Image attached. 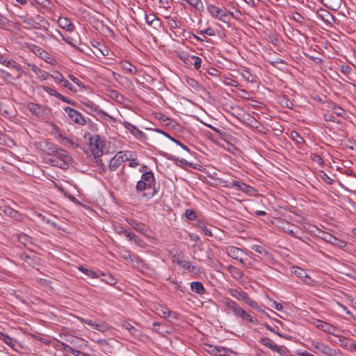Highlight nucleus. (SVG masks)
Segmentation results:
<instances>
[{
    "instance_id": "5",
    "label": "nucleus",
    "mask_w": 356,
    "mask_h": 356,
    "mask_svg": "<svg viewBox=\"0 0 356 356\" xmlns=\"http://www.w3.org/2000/svg\"><path fill=\"white\" fill-rule=\"evenodd\" d=\"M131 152H118L110 161L109 169L115 171L124 161L129 160Z\"/></svg>"
},
{
    "instance_id": "7",
    "label": "nucleus",
    "mask_w": 356,
    "mask_h": 356,
    "mask_svg": "<svg viewBox=\"0 0 356 356\" xmlns=\"http://www.w3.org/2000/svg\"><path fill=\"white\" fill-rule=\"evenodd\" d=\"M259 342L264 346L268 348L272 351L277 353L280 355H284L288 352L287 348L284 346H279L268 337H264L259 340Z\"/></svg>"
},
{
    "instance_id": "49",
    "label": "nucleus",
    "mask_w": 356,
    "mask_h": 356,
    "mask_svg": "<svg viewBox=\"0 0 356 356\" xmlns=\"http://www.w3.org/2000/svg\"><path fill=\"white\" fill-rule=\"evenodd\" d=\"M18 240L19 241L22 243L24 245H28L29 243H30V238L29 237L24 234H20L18 235Z\"/></svg>"
},
{
    "instance_id": "46",
    "label": "nucleus",
    "mask_w": 356,
    "mask_h": 356,
    "mask_svg": "<svg viewBox=\"0 0 356 356\" xmlns=\"http://www.w3.org/2000/svg\"><path fill=\"white\" fill-rule=\"evenodd\" d=\"M41 88L44 91L46 92L47 93H48L49 95H51V96H54L56 97H57V95H58L59 92H58L57 91H56L54 89L49 87V86H41Z\"/></svg>"
},
{
    "instance_id": "62",
    "label": "nucleus",
    "mask_w": 356,
    "mask_h": 356,
    "mask_svg": "<svg viewBox=\"0 0 356 356\" xmlns=\"http://www.w3.org/2000/svg\"><path fill=\"white\" fill-rule=\"evenodd\" d=\"M57 98H58L60 100H61L63 102H66L68 104H72V101L69 99L67 97L63 96V95L58 93L57 95Z\"/></svg>"
},
{
    "instance_id": "51",
    "label": "nucleus",
    "mask_w": 356,
    "mask_h": 356,
    "mask_svg": "<svg viewBox=\"0 0 356 356\" xmlns=\"http://www.w3.org/2000/svg\"><path fill=\"white\" fill-rule=\"evenodd\" d=\"M191 59L193 60V63H192L194 67L196 70H198L201 67L202 63V59L197 56H191Z\"/></svg>"
},
{
    "instance_id": "53",
    "label": "nucleus",
    "mask_w": 356,
    "mask_h": 356,
    "mask_svg": "<svg viewBox=\"0 0 356 356\" xmlns=\"http://www.w3.org/2000/svg\"><path fill=\"white\" fill-rule=\"evenodd\" d=\"M353 71L352 67L349 65H341L340 72L346 76H348Z\"/></svg>"
},
{
    "instance_id": "43",
    "label": "nucleus",
    "mask_w": 356,
    "mask_h": 356,
    "mask_svg": "<svg viewBox=\"0 0 356 356\" xmlns=\"http://www.w3.org/2000/svg\"><path fill=\"white\" fill-rule=\"evenodd\" d=\"M184 259L185 257L181 253H178L172 256V262L177 264L179 266H180Z\"/></svg>"
},
{
    "instance_id": "2",
    "label": "nucleus",
    "mask_w": 356,
    "mask_h": 356,
    "mask_svg": "<svg viewBox=\"0 0 356 356\" xmlns=\"http://www.w3.org/2000/svg\"><path fill=\"white\" fill-rule=\"evenodd\" d=\"M83 137L92 155L95 158L100 157L106 149V140L98 134L89 132L85 133Z\"/></svg>"
},
{
    "instance_id": "15",
    "label": "nucleus",
    "mask_w": 356,
    "mask_h": 356,
    "mask_svg": "<svg viewBox=\"0 0 356 356\" xmlns=\"http://www.w3.org/2000/svg\"><path fill=\"white\" fill-rule=\"evenodd\" d=\"M51 76L56 83L60 84L62 86L69 89L70 90H74L72 85L66 79H65L59 72H55L54 74H51Z\"/></svg>"
},
{
    "instance_id": "31",
    "label": "nucleus",
    "mask_w": 356,
    "mask_h": 356,
    "mask_svg": "<svg viewBox=\"0 0 356 356\" xmlns=\"http://www.w3.org/2000/svg\"><path fill=\"white\" fill-rule=\"evenodd\" d=\"M31 70L38 76V77L39 79H40L41 80H46L48 76H49V74L47 72L41 70L40 68H39L38 67H37L36 65H33L31 66Z\"/></svg>"
},
{
    "instance_id": "29",
    "label": "nucleus",
    "mask_w": 356,
    "mask_h": 356,
    "mask_svg": "<svg viewBox=\"0 0 356 356\" xmlns=\"http://www.w3.org/2000/svg\"><path fill=\"white\" fill-rule=\"evenodd\" d=\"M324 5L330 10H337L341 5V0H323Z\"/></svg>"
},
{
    "instance_id": "54",
    "label": "nucleus",
    "mask_w": 356,
    "mask_h": 356,
    "mask_svg": "<svg viewBox=\"0 0 356 356\" xmlns=\"http://www.w3.org/2000/svg\"><path fill=\"white\" fill-rule=\"evenodd\" d=\"M93 329L104 332L106 330H108V327H107L106 325H105L104 323H95Z\"/></svg>"
},
{
    "instance_id": "30",
    "label": "nucleus",
    "mask_w": 356,
    "mask_h": 356,
    "mask_svg": "<svg viewBox=\"0 0 356 356\" xmlns=\"http://www.w3.org/2000/svg\"><path fill=\"white\" fill-rule=\"evenodd\" d=\"M231 108L233 110V112L231 113V114L240 122H243V116L248 115V113H245L244 111L239 106H232Z\"/></svg>"
},
{
    "instance_id": "6",
    "label": "nucleus",
    "mask_w": 356,
    "mask_h": 356,
    "mask_svg": "<svg viewBox=\"0 0 356 356\" xmlns=\"http://www.w3.org/2000/svg\"><path fill=\"white\" fill-rule=\"evenodd\" d=\"M207 10L209 15L214 19H216L223 23H227L228 14L225 13L221 8L213 4H207Z\"/></svg>"
},
{
    "instance_id": "1",
    "label": "nucleus",
    "mask_w": 356,
    "mask_h": 356,
    "mask_svg": "<svg viewBox=\"0 0 356 356\" xmlns=\"http://www.w3.org/2000/svg\"><path fill=\"white\" fill-rule=\"evenodd\" d=\"M159 184H156V179L152 170L142 174L136 186L138 193L143 192L142 196L146 200L152 198L159 191Z\"/></svg>"
},
{
    "instance_id": "28",
    "label": "nucleus",
    "mask_w": 356,
    "mask_h": 356,
    "mask_svg": "<svg viewBox=\"0 0 356 356\" xmlns=\"http://www.w3.org/2000/svg\"><path fill=\"white\" fill-rule=\"evenodd\" d=\"M291 273L300 277L302 280H305V278L309 277L307 272L304 269L298 266H292L291 268Z\"/></svg>"
},
{
    "instance_id": "36",
    "label": "nucleus",
    "mask_w": 356,
    "mask_h": 356,
    "mask_svg": "<svg viewBox=\"0 0 356 356\" xmlns=\"http://www.w3.org/2000/svg\"><path fill=\"white\" fill-rule=\"evenodd\" d=\"M316 326L323 331L330 332L332 327L331 325L321 320H317Z\"/></svg>"
},
{
    "instance_id": "45",
    "label": "nucleus",
    "mask_w": 356,
    "mask_h": 356,
    "mask_svg": "<svg viewBox=\"0 0 356 356\" xmlns=\"http://www.w3.org/2000/svg\"><path fill=\"white\" fill-rule=\"evenodd\" d=\"M185 216L189 220H194L196 218L195 210L188 209L185 211Z\"/></svg>"
},
{
    "instance_id": "48",
    "label": "nucleus",
    "mask_w": 356,
    "mask_h": 356,
    "mask_svg": "<svg viewBox=\"0 0 356 356\" xmlns=\"http://www.w3.org/2000/svg\"><path fill=\"white\" fill-rule=\"evenodd\" d=\"M120 233L123 234L129 241H136V236L133 232H129L127 230L122 229Z\"/></svg>"
},
{
    "instance_id": "34",
    "label": "nucleus",
    "mask_w": 356,
    "mask_h": 356,
    "mask_svg": "<svg viewBox=\"0 0 356 356\" xmlns=\"http://www.w3.org/2000/svg\"><path fill=\"white\" fill-rule=\"evenodd\" d=\"M146 23L149 26L159 25V19L154 14H145Z\"/></svg>"
},
{
    "instance_id": "57",
    "label": "nucleus",
    "mask_w": 356,
    "mask_h": 356,
    "mask_svg": "<svg viewBox=\"0 0 356 356\" xmlns=\"http://www.w3.org/2000/svg\"><path fill=\"white\" fill-rule=\"evenodd\" d=\"M199 33L201 35H207L209 36H213L215 35V31L211 28H207V29L200 31Z\"/></svg>"
},
{
    "instance_id": "16",
    "label": "nucleus",
    "mask_w": 356,
    "mask_h": 356,
    "mask_svg": "<svg viewBox=\"0 0 356 356\" xmlns=\"http://www.w3.org/2000/svg\"><path fill=\"white\" fill-rule=\"evenodd\" d=\"M20 19L22 22L26 25V26H24V28L26 29H40V24L36 20H35L33 17L28 15L20 16Z\"/></svg>"
},
{
    "instance_id": "8",
    "label": "nucleus",
    "mask_w": 356,
    "mask_h": 356,
    "mask_svg": "<svg viewBox=\"0 0 356 356\" xmlns=\"http://www.w3.org/2000/svg\"><path fill=\"white\" fill-rule=\"evenodd\" d=\"M231 295L239 300L243 301L251 307L259 311V307L256 301L251 300L244 291H230Z\"/></svg>"
},
{
    "instance_id": "47",
    "label": "nucleus",
    "mask_w": 356,
    "mask_h": 356,
    "mask_svg": "<svg viewBox=\"0 0 356 356\" xmlns=\"http://www.w3.org/2000/svg\"><path fill=\"white\" fill-rule=\"evenodd\" d=\"M47 146H49L47 149L48 154L51 156H53L56 153V152L60 150V149L54 144L49 143L47 145Z\"/></svg>"
},
{
    "instance_id": "26",
    "label": "nucleus",
    "mask_w": 356,
    "mask_h": 356,
    "mask_svg": "<svg viewBox=\"0 0 356 356\" xmlns=\"http://www.w3.org/2000/svg\"><path fill=\"white\" fill-rule=\"evenodd\" d=\"M122 327L127 330L131 334H132L135 338L140 339L142 336V332L138 330L136 327L133 326L128 322H124L122 325Z\"/></svg>"
},
{
    "instance_id": "9",
    "label": "nucleus",
    "mask_w": 356,
    "mask_h": 356,
    "mask_svg": "<svg viewBox=\"0 0 356 356\" xmlns=\"http://www.w3.org/2000/svg\"><path fill=\"white\" fill-rule=\"evenodd\" d=\"M64 111L67 115L68 118L74 123L79 125H84L86 120L82 114L78 112L76 109L67 106L64 108Z\"/></svg>"
},
{
    "instance_id": "17",
    "label": "nucleus",
    "mask_w": 356,
    "mask_h": 356,
    "mask_svg": "<svg viewBox=\"0 0 356 356\" xmlns=\"http://www.w3.org/2000/svg\"><path fill=\"white\" fill-rule=\"evenodd\" d=\"M205 262L217 271H220L222 268L220 262L213 257V253L210 251L207 252V260H205Z\"/></svg>"
},
{
    "instance_id": "11",
    "label": "nucleus",
    "mask_w": 356,
    "mask_h": 356,
    "mask_svg": "<svg viewBox=\"0 0 356 356\" xmlns=\"http://www.w3.org/2000/svg\"><path fill=\"white\" fill-rule=\"evenodd\" d=\"M124 127L133 134L137 139L140 140H145L147 139L146 134L142 131L139 130L135 125L131 123L124 121L122 123Z\"/></svg>"
},
{
    "instance_id": "18",
    "label": "nucleus",
    "mask_w": 356,
    "mask_h": 356,
    "mask_svg": "<svg viewBox=\"0 0 356 356\" xmlns=\"http://www.w3.org/2000/svg\"><path fill=\"white\" fill-rule=\"evenodd\" d=\"M127 222L133 229H134L136 231L140 233L145 234L148 231L147 227L145 224L136 220L127 219Z\"/></svg>"
},
{
    "instance_id": "59",
    "label": "nucleus",
    "mask_w": 356,
    "mask_h": 356,
    "mask_svg": "<svg viewBox=\"0 0 356 356\" xmlns=\"http://www.w3.org/2000/svg\"><path fill=\"white\" fill-rule=\"evenodd\" d=\"M201 224H202V227H201L202 232L207 236H212L213 234L211 232V230L207 226H205L203 222H201Z\"/></svg>"
},
{
    "instance_id": "44",
    "label": "nucleus",
    "mask_w": 356,
    "mask_h": 356,
    "mask_svg": "<svg viewBox=\"0 0 356 356\" xmlns=\"http://www.w3.org/2000/svg\"><path fill=\"white\" fill-rule=\"evenodd\" d=\"M251 248L261 255L268 254V252L259 245H254L251 247Z\"/></svg>"
},
{
    "instance_id": "19",
    "label": "nucleus",
    "mask_w": 356,
    "mask_h": 356,
    "mask_svg": "<svg viewBox=\"0 0 356 356\" xmlns=\"http://www.w3.org/2000/svg\"><path fill=\"white\" fill-rule=\"evenodd\" d=\"M182 270L191 273L193 275H199L201 273L200 268L193 265L189 261L184 259L179 266Z\"/></svg>"
},
{
    "instance_id": "40",
    "label": "nucleus",
    "mask_w": 356,
    "mask_h": 356,
    "mask_svg": "<svg viewBox=\"0 0 356 356\" xmlns=\"http://www.w3.org/2000/svg\"><path fill=\"white\" fill-rule=\"evenodd\" d=\"M280 104L282 106H284L287 108L291 109L293 106V102L290 100L287 96H284L280 99Z\"/></svg>"
},
{
    "instance_id": "63",
    "label": "nucleus",
    "mask_w": 356,
    "mask_h": 356,
    "mask_svg": "<svg viewBox=\"0 0 356 356\" xmlns=\"http://www.w3.org/2000/svg\"><path fill=\"white\" fill-rule=\"evenodd\" d=\"M78 319L81 322L86 323L88 325H90L93 328L95 323L92 320H87V319H85V318H81V317H79Z\"/></svg>"
},
{
    "instance_id": "10",
    "label": "nucleus",
    "mask_w": 356,
    "mask_h": 356,
    "mask_svg": "<svg viewBox=\"0 0 356 356\" xmlns=\"http://www.w3.org/2000/svg\"><path fill=\"white\" fill-rule=\"evenodd\" d=\"M318 236L321 239L324 240L325 241L330 243L331 244L339 246V247H344L345 243L335 236H332L330 233H327L323 230H318Z\"/></svg>"
},
{
    "instance_id": "61",
    "label": "nucleus",
    "mask_w": 356,
    "mask_h": 356,
    "mask_svg": "<svg viewBox=\"0 0 356 356\" xmlns=\"http://www.w3.org/2000/svg\"><path fill=\"white\" fill-rule=\"evenodd\" d=\"M321 351L326 355H331V348L327 346H325V345H323L322 344L321 345Z\"/></svg>"
},
{
    "instance_id": "42",
    "label": "nucleus",
    "mask_w": 356,
    "mask_h": 356,
    "mask_svg": "<svg viewBox=\"0 0 356 356\" xmlns=\"http://www.w3.org/2000/svg\"><path fill=\"white\" fill-rule=\"evenodd\" d=\"M238 318H241L243 321H245L248 323H252L253 318L250 314L247 313L243 309L241 311L240 314L238 316Z\"/></svg>"
},
{
    "instance_id": "12",
    "label": "nucleus",
    "mask_w": 356,
    "mask_h": 356,
    "mask_svg": "<svg viewBox=\"0 0 356 356\" xmlns=\"http://www.w3.org/2000/svg\"><path fill=\"white\" fill-rule=\"evenodd\" d=\"M156 314L164 318H169L170 321L176 320L178 318L177 312L169 309L168 307L160 305L157 307Z\"/></svg>"
},
{
    "instance_id": "35",
    "label": "nucleus",
    "mask_w": 356,
    "mask_h": 356,
    "mask_svg": "<svg viewBox=\"0 0 356 356\" xmlns=\"http://www.w3.org/2000/svg\"><path fill=\"white\" fill-rule=\"evenodd\" d=\"M0 339H1L5 343H6L8 346L13 348L16 340H15L13 338L10 337L7 334H5L3 332H0Z\"/></svg>"
},
{
    "instance_id": "58",
    "label": "nucleus",
    "mask_w": 356,
    "mask_h": 356,
    "mask_svg": "<svg viewBox=\"0 0 356 356\" xmlns=\"http://www.w3.org/2000/svg\"><path fill=\"white\" fill-rule=\"evenodd\" d=\"M270 305L275 308V309L278 310V311H281L282 309V305L281 303L280 302H277V301L275 300H273L272 299H270Z\"/></svg>"
},
{
    "instance_id": "14",
    "label": "nucleus",
    "mask_w": 356,
    "mask_h": 356,
    "mask_svg": "<svg viewBox=\"0 0 356 356\" xmlns=\"http://www.w3.org/2000/svg\"><path fill=\"white\" fill-rule=\"evenodd\" d=\"M28 110L34 115L42 118L44 115L45 108L41 104L30 102L27 104Z\"/></svg>"
},
{
    "instance_id": "22",
    "label": "nucleus",
    "mask_w": 356,
    "mask_h": 356,
    "mask_svg": "<svg viewBox=\"0 0 356 356\" xmlns=\"http://www.w3.org/2000/svg\"><path fill=\"white\" fill-rule=\"evenodd\" d=\"M3 211L6 216L17 221H22L23 220L22 214L10 207H5Z\"/></svg>"
},
{
    "instance_id": "38",
    "label": "nucleus",
    "mask_w": 356,
    "mask_h": 356,
    "mask_svg": "<svg viewBox=\"0 0 356 356\" xmlns=\"http://www.w3.org/2000/svg\"><path fill=\"white\" fill-rule=\"evenodd\" d=\"M186 81L188 86L191 87L192 88L196 90H199L200 88H201L199 82L193 78L186 77Z\"/></svg>"
},
{
    "instance_id": "37",
    "label": "nucleus",
    "mask_w": 356,
    "mask_h": 356,
    "mask_svg": "<svg viewBox=\"0 0 356 356\" xmlns=\"http://www.w3.org/2000/svg\"><path fill=\"white\" fill-rule=\"evenodd\" d=\"M330 108L332 111L337 115L338 116H343L346 114V111L339 105L335 103H332L330 106Z\"/></svg>"
},
{
    "instance_id": "56",
    "label": "nucleus",
    "mask_w": 356,
    "mask_h": 356,
    "mask_svg": "<svg viewBox=\"0 0 356 356\" xmlns=\"http://www.w3.org/2000/svg\"><path fill=\"white\" fill-rule=\"evenodd\" d=\"M189 284L191 289H204L202 283L200 282H192Z\"/></svg>"
},
{
    "instance_id": "64",
    "label": "nucleus",
    "mask_w": 356,
    "mask_h": 356,
    "mask_svg": "<svg viewBox=\"0 0 356 356\" xmlns=\"http://www.w3.org/2000/svg\"><path fill=\"white\" fill-rule=\"evenodd\" d=\"M129 166L130 168H136L139 165V163L136 159H129Z\"/></svg>"
},
{
    "instance_id": "32",
    "label": "nucleus",
    "mask_w": 356,
    "mask_h": 356,
    "mask_svg": "<svg viewBox=\"0 0 356 356\" xmlns=\"http://www.w3.org/2000/svg\"><path fill=\"white\" fill-rule=\"evenodd\" d=\"M240 74L246 81L250 83L256 82V76L250 73L248 69L243 70Z\"/></svg>"
},
{
    "instance_id": "55",
    "label": "nucleus",
    "mask_w": 356,
    "mask_h": 356,
    "mask_svg": "<svg viewBox=\"0 0 356 356\" xmlns=\"http://www.w3.org/2000/svg\"><path fill=\"white\" fill-rule=\"evenodd\" d=\"M291 138L297 143H301L303 142V138L296 131L291 133Z\"/></svg>"
},
{
    "instance_id": "24",
    "label": "nucleus",
    "mask_w": 356,
    "mask_h": 356,
    "mask_svg": "<svg viewBox=\"0 0 356 356\" xmlns=\"http://www.w3.org/2000/svg\"><path fill=\"white\" fill-rule=\"evenodd\" d=\"M186 3L196 11L202 13L204 11V4L202 0H181V3Z\"/></svg>"
},
{
    "instance_id": "25",
    "label": "nucleus",
    "mask_w": 356,
    "mask_h": 356,
    "mask_svg": "<svg viewBox=\"0 0 356 356\" xmlns=\"http://www.w3.org/2000/svg\"><path fill=\"white\" fill-rule=\"evenodd\" d=\"M83 104H84V106L86 108H90L91 111H93V112L99 114L102 117H108V118H111V116L108 114H107L106 112L102 111L99 107V106L96 105L95 104H94L92 102H88L84 103Z\"/></svg>"
},
{
    "instance_id": "60",
    "label": "nucleus",
    "mask_w": 356,
    "mask_h": 356,
    "mask_svg": "<svg viewBox=\"0 0 356 356\" xmlns=\"http://www.w3.org/2000/svg\"><path fill=\"white\" fill-rule=\"evenodd\" d=\"M168 26L170 29H175L179 28L178 23L175 19H172L168 22Z\"/></svg>"
},
{
    "instance_id": "50",
    "label": "nucleus",
    "mask_w": 356,
    "mask_h": 356,
    "mask_svg": "<svg viewBox=\"0 0 356 356\" xmlns=\"http://www.w3.org/2000/svg\"><path fill=\"white\" fill-rule=\"evenodd\" d=\"M68 78L72 80L75 84H76L81 89H84L85 86L83 83L76 77L72 74H69Z\"/></svg>"
},
{
    "instance_id": "41",
    "label": "nucleus",
    "mask_w": 356,
    "mask_h": 356,
    "mask_svg": "<svg viewBox=\"0 0 356 356\" xmlns=\"http://www.w3.org/2000/svg\"><path fill=\"white\" fill-rule=\"evenodd\" d=\"M229 272L232 275V276L236 279L241 277L242 273L241 271L237 268L236 267L229 266L228 267Z\"/></svg>"
},
{
    "instance_id": "4",
    "label": "nucleus",
    "mask_w": 356,
    "mask_h": 356,
    "mask_svg": "<svg viewBox=\"0 0 356 356\" xmlns=\"http://www.w3.org/2000/svg\"><path fill=\"white\" fill-rule=\"evenodd\" d=\"M225 252L232 259L237 260L241 264L248 266L250 263H248V259H244V252L242 249L236 248L235 246H228L225 248Z\"/></svg>"
},
{
    "instance_id": "21",
    "label": "nucleus",
    "mask_w": 356,
    "mask_h": 356,
    "mask_svg": "<svg viewBox=\"0 0 356 356\" xmlns=\"http://www.w3.org/2000/svg\"><path fill=\"white\" fill-rule=\"evenodd\" d=\"M0 63L4 65L5 66L8 67H11L13 69H15L16 71L19 72L21 70L20 65L15 62V60H13L11 59H8V58H6L3 55L0 54Z\"/></svg>"
},
{
    "instance_id": "23",
    "label": "nucleus",
    "mask_w": 356,
    "mask_h": 356,
    "mask_svg": "<svg viewBox=\"0 0 356 356\" xmlns=\"http://www.w3.org/2000/svg\"><path fill=\"white\" fill-rule=\"evenodd\" d=\"M207 351L215 356H226L229 350L221 346H209Z\"/></svg>"
},
{
    "instance_id": "3",
    "label": "nucleus",
    "mask_w": 356,
    "mask_h": 356,
    "mask_svg": "<svg viewBox=\"0 0 356 356\" xmlns=\"http://www.w3.org/2000/svg\"><path fill=\"white\" fill-rule=\"evenodd\" d=\"M70 156L67 151L60 149L58 152L51 156L49 161V163L54 165L62 169H67L69 166V161Z\"/></svg>"
},
{
    "instance_id": "27",
    "label": "nucleus",
    "mask_w": 356,
    "mask_h": 356,
    "mask_svg": "<svg viewBox=\"0 0 356 356\" xmlns=\"http://www.w3.org/2000/svg\"><path fill=\"white\" fill-rule=\"evenodd\" d=\"M120 67L129 74H136L137 73L136 67L127 60H122L120 63Z\"/></svg>"
},
{
    "instance_id": "13",
    "label": "nucleus",
    "mask_w": 356,
    "mask_h": 356,
    "mask_svg": "<svg viewBox=\"0 0 356 356\" xmlns=\"http://www.w3.org/2000/svg\"><path fill=\"white\" fill-rule=\"evenodd\" d=\"M243 123L257 131L263 132L264 126L254 117L248 113L243 116Z\"/></svg>"
},
{
    "instance_id": "33",
    "label": "nucleus",
    "mask_w": 356,
    "mask_h": 356,
    "mask_svg": "<svg viewBox=\"0 0 356 356\" xmlns=\"http://www.w3.org/2000/svg\"><path fill=\"white\" fill-rule=\"evenodd\" d=\"M58 22L60 28L67 31H72L74 26L67 18H60Z\"/></svg>"
},
{
    "instance_id": "20",
    "label": "nucleus",
    "mask_w": 356,
    "mask_h": 356,
    "mask_svg": "<svg viewBox=\"0 0 356 356\" xmlns=\"http://www.w3.org/2000/svg\"><path fill=\"white\" fill-rule=\"evenodd\" d=\"M225 305L228 312L233 313L236 317H238L242 310V308L231 299H226Z\"/></svg>"
},
{
    "instance_id": "39",
    "label": "nucleus",
    "mask_w": 356,
    "mask_h": 356,
    "mask_svg": "<svg viewBox=\"0 0 356 356\" xmlns=\"http://www.w3.org/2000/svg\"><path fill=\"white\" fill-rule=\"evenodd\" d=\"M29 49L32 52H33L35 55L42 56L43 54L45 53L44 50L35 44L29 45Z\"/></svg>"
},
{
    "instance_id": "52",
    "label": "nucleus",
    "mask_w": 356,
    "mask_h": 356,
    "mask_svg": "<svg viewBox=\"0 0 356 356\" xmlns=\"http://www.w3.org/2000/svg\"><path fill=\"white\" fill-rule=\"evenodd\" d=\"M232 186H235L240 189L241 191H245L244 188H248L249 186L243 183H241L240 181L237 180L233 181V182L231 184Z\"/></svg>"
}]
</instances>
